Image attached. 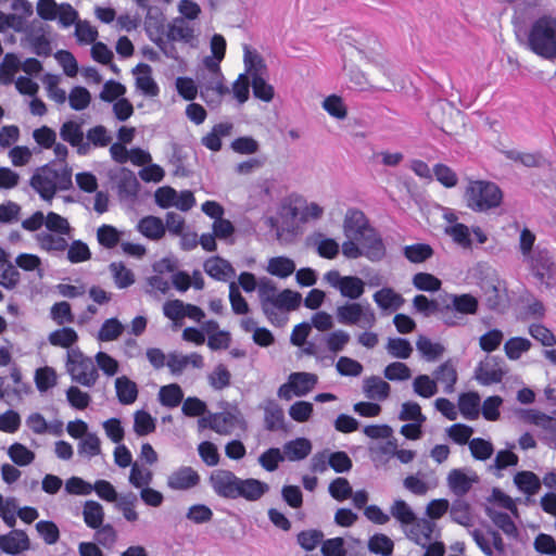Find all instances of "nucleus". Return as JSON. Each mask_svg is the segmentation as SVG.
I'll list each match as a JSON object with an SVG mask.
<instances>
[{"label":"nucleus","instance_id":"nucleus-16","mask_svg":"<svg viewBox=\"0 0 556 556\" xmlns=\"http://www.w3.org/2000/svg\"><path fill=\"white\" fill-rule=\"evenodd\" d=\"M413 307L416 312L422 314L425 317L439 315L444 323V314H447V304H444L443 298L430 300L424 294H418L413 299Z\"/></svg>","mask_w":556,"mask_h":556},{"label":"nucleus","instance_id":"nucleus-43","mask_svg":"<svg viewBox=\"0 0 556 556\" xmlns=\"http://www.w3.org/2000/svg\"><path fill=\"white\" fill-rule=\"evenodd\" d=\"M386 349L389 355L401 359H407L413 353V346L405 338H389Z\"/></svg>","mask_w":556,"mask_h":556},{"label":"nucleus","instance_id":"nucleus-26","mask_svg":"<svg viewBox=\"0 0 556 556\" xmlns=\"http://www.w3.org/2000/svg\"><path fill=\"white\" fill-rule=\"evenodd\" d=\"M265 428L268 431L285 429V415L282 408L275 400H268L264 407Z\"/></svg>","mask_w":556,"mask_h":556},{"label":"nucleus","instance_id":"nucleus-45","mask_svg":"<svg viewBox=\"0 0 556 556\" xmlns=\"http://www.w3.org/2000/svg\"><path fill=\"white\" fill-rule=\"evenodd\" d=\"M450 515L452 520L460 526L468 527L471 525L470 506L462 498L452 503Z\"/></svg>","mask_w":556,"mask_h":556},{"label":"nucleus","instance_id":"nucleus-36","mask_svg":"<svg viewBox=\"0 0 556 556\" xmlns=\"http://www.w3.org/2000/svg\"><path fill=\"white\" fill-rule=\"evenodd\" d=\"M517 488L528 495H534L541 488L539 477L532 471H520L514 477Z\"/></svg>","mask_w":556,"mask_h":556},{"label":"nucleus","instance_id":"nucleus-11","mask_svg":"<svg viewBox=\"0 0 556 556\" xmlns=\"http://www.w3.org/2000/svg\"><path fill=\"white\" fill-rule=\"evenodd\" d=\"M238 478L232 471L226 469L214 470L210 476V484L214 492L223 498L236 500Z\"/></svg>","mask_w":556,"mask_h":556},{"label":"nucleus","instance_id":"nucleus-4","mask_svg":"<svg viewBox=\"0 0 556 556\" xmlns=\"http://www.w3.org/2000/svg\"><path fill=\"white\" fill-rule=\"evenodd\" d=\"M66 369L72 381L87 388L93 387L99 378L92 359L86 356L79 348L67 350Z\"/></svg>","mask_w":556,"mask_h":556},{"label":"nucleus","instance_id":"nucleus-39","mask_svg":"<svg viewBox=\"0 0 556 556\" xmlns=\"http://www.w3.org/2000/svg\"><path fill=\"white\" fill-rule=\"evenodd\" d=\"M267 270L274 276L286 278L293 274L295 270V264L289 257L276 256L269 260Z\"/></svg>","mask_w":556,"mask_h":556},{"label":"nucleus","instance_id":"nucleus-32","mask_svg":"<svg viewBox=\"0 0 556 556\" xmlns=\"http://www.w3.org/2000/svg\"><path fill=\"white\" fill-rule=\"evenodd\" d=\"M83 517L87 527L98 529L103 525L104 519L102 505L96 501H86L83 508Z\"/></svg>","mask_w":556,"mask_h":556},{"label":"nucleus","instance_id":"nucleus-24","mask_svg":"<svg viewBox=\"0 0 556 556\" xmlns=\"http://www.w3.org/2000/svg\"><path fill=\"white\" fill-rule=\"evenodd\" d=\"M390 384L378 376H371L364 380L363 391L367 399L383 401L390 394Z\"/></svg>","mask_w":556,"mask_h":556},{"label":"nucleus","instance_id":"nucleus-40","mask_svg":"<svg viewBox=\"0 0 556 556\" xmlns=\"http://www.w3.org/2000/svg\"><path fill=\"white\" fill-rule=\"evenodd\" d=\"M365 292V282L357 276H344V281L340 288L342 296L350 300L359 299Z\"/></svg>","mask_w":556,"mask_h":556},{"label":"nucleus","instance_id":"nucleus-13","mask_svg":"<svg viewBox=\"0 0 556 556\" xmlns=\"http://www.w3.org/2000/svg\"><path fill=\"white\" fill-rule=\"evenodd\" d=\"M370 226L368 218L358 208H349L343 220V232L348 239L357 240L368 231Z\"/></svg>","mask_w":556,"mask_h":556},{"label":"nucleus","instance_id":"nucleus-62","mask_svg":"<svg viewBox=\"0 0 556 556\" xmlns=\"http://www.w3.org/2000/svg\"><path fill=\"white\" fill-rule=\"evenodd\" d=\"M231 375L224 364H218L208 375L210 386L215 390H223L230 384Z\"/></svg>","mask_w":556,"mask_h":556},{"label":"nucleus","instance_id":"nucleus-37","mask_svg":"<svg viewBox=\"0 0 556 556\" xmlns=\"http://www.w3.org/2000/svg\"><path fill=\"white\" fill-rule=\"evenodd\" d=\"M184 400V392L179 384L170 383L160 389L159 401L163 406L176 407Z\"/></svg>","mask_w":556,"mask_h":556},{"label":"nucleus","instance_id":"nucleus-48","mask_svg":"<svg viewBox=\"0 0 556 556\" xmlns=\"http://www.w3.org/2000/svg\"><path fill=\"white\" fill-rule=\"evenodd\" d=\"M37 241L42 250L63 252L67 249L68 244L65 238L54 236L49 232H40L37 235Z\"/></svg>","mask_w":556,"mask_h":556},{"label":"nucleus","instance_id":"nucleus-59","mask_svg":"<svg viewBox=\"0 0 556 556\" xmlns=\"http://www.w3.org/2000/svg\"><path fill=\"white\" fill-rule=\"evenodd\" d=\"M68 101L73 110L81 111L90 104L91 94L85 87L76 86L71 90Z\"/></svg>","mask_w":556,"mask_h":556},{"label":"nucleus","instance_id":"nucleus-27","mask_svg":"<svg viewBox=\"0 0 556 556\" xmlns=\"http://www.w3.org/2000/svg\"><path fill=\"white\" fill-rule=\"evenodd\" d=\"M137 71L144 73V75H140L136 78L137 89H139L147 97H156L160 92V88L151 76V66L144 63H140L136 66L134 73Z\"/></svg>","mask_w":556,"mask_h":556},{"label":"nucleus","instance_id":"nucleus-50","mask_svg":"<svg viewBox=\"0 0 556 556\" xmlns=\"http://www.w3.org/2000/svg\"><path fill=\"white\" fill-rule=\"evenodd\" d=\"M390 513L402 525H413L416 521L415 513L403 500H395L390 508Z\"/></svg>","mask_w":556,"mask_h":556},{"label":"nucleus","instance_id":"nucleus-34","mask_svg":"<svg viewBox=\"0 0 556 556\" xmlns=\"http://www.w3.org/2000/svg\"><path fill=\"white\" fill-rule=\"evenodd\" d=\"M48 341L53 346L70 350L78 341V334L73 328L62 327L52 331L48 337Z\"/></svg>","mask_w":556,"mask_h":556},{"label":"nucleus","instance_id":"nucleus-63","mask_svg":"<svg viewBox=\"0 0 556 556\" xmlns=\"http://www.w3.org/2000/svg\"><path fill=\"white\" fill-rule=\"evenodd\" d=\"M45 225L49 231L56 232L59 235L68 236L72 230L67 219L54 212H49L47 214Z\"/></svg>","mask_w":556,"mask_h":556},{"label":"nucleus","instance_id":"nucleus-18","mask_svg":"<svg viewBox=\"0 0 556 556\" xmlns=\"http://www.w3.org/2000/svg\"><path fill=\"white\" fill-rule=\"evenodd\" d=\"M139 188L140 184L135 174L129 169L123 168L117 181V193L119 199L131 203L136 202Z\"/></svg>","mask_w":556,"mask_h":556},{"label":"nucleus","instance_id":"nucleus-44","mask_svg":"<svg viewBox=\"0 0 556 556\" xmlns=\"http://www.w3.org/2000/svg\"><path fill=\"white\" fill-rule=\"evenodd\" d=\"M124 331L123 324L115 317L106 319L98 331L97 339L102 342L116 340Z\"/></svg>","mask_w":556,"mask_h":556},{"label":"nucleus","instance_id":"nucleus-15","mask_svg":"<svg viewBox=\"0 0 556 556\" xmlns=\"http://www.w3.org/2000/svg\"><path fill=\"white\" fill-rule=\"evenodd\" d=\"M30 548V540L24 530L12 529L0 535L1 553L16 556Z\"/></svg>","mask_w":556,"mask_h":556},{"label":"nucleus","instance_id":"nucleus-30","mask_svg":"<svg viewBox=\"0 0 556 556\" xmlns=\"http://www.w3.org/2000/svg\"><path fill=\"white\" fill-rule=\"evenodd\" d=\"M480 396L477 392L460 394L458 408L460 414L468 420H476L479 417Z\"/></svg>","mask_w":556,"mask_h":556},{"label":"nucleus","instance_id":"nucleus-31","mask_svg":"<svg viewBox=\"0 0 556 556\" xmlns=\"http://www.w3.org/2000/svg\"><path fill=\"white\" fill-rule=\"evenodd\" d=\"M283 450L289 460H301L309 455L312 451V443L305 438H298L287 442Z\"/></svg>","mask_w":556,"mask_h":556},{"label":"nucleus","instance_id":"nucleus-1","mask_svg":"<svg viewBox=\"0 0 556 556\" xmlns=\"http://www.w3.org/2000/svg\"><path fill=\"white\" fill-rule=\"evenodd\" d=\"M72 176L73 170L68 164L51 161L35 170L29 185L42 200L51 202L58 191L73 188Z\"/></svg>","mask_w":556,"mask_h":556},{"label":"nucleus","instance_id":"nucleus-33","mask_svg":"<svg viewBox=\"0 0 556 556\" xmlns=\"http://www.w3.org/2000/svg\"><path fill=\"white\" fill-rule=\"evenodd\" d=\"M472 482L460 469H453L447 476V484L451 491L458 497L464 496L470 491Z\"/></svg>","mask_w":556,"mask_h":556},{"label":"nucleus","instance_id":"nucleus-21","mask_svg":"<svg viewBox=\"0 0 556 556\" xmlns=\"http://www.w3.org/2000/svg\"><path fill=\"white\" fill-rule=\"evenodd\" d=\"M372 298L376 304L383 311H397L405 303V299L390 287L376 291Z\"/></svg>","mask_w":556,"mask_h":556},{"label":"nucleus","instance_id":"nucleus-6","mask_svg":"<svg viewBox=\"0 0 556 556\" xmlns=\"http://www.w3.org/2000/svg\"><path fill=\"white\" fill-rule=\"evenodd\" d=\"M244 64L247 73L252 77V89L255 98L269 102L274 98V88L263 77L266 72V64L264 60L258 55L252 53L245 48Z\"/></svg>","mask_w":556,"mask_h":556},{"label":"nucleus","instance_id":"nucleus-29","mask_svg":"<svg viewBox=\"0 0 556 556\" xmlns=\"http://www.w3.org/2000/svg\"><path fill=\"white\" fill-rule=\"evenodd\" d=\"M289 380L293 387V394L304 396L315 387L318 378L311 372H292Z\"/></svg>","mask_w":556,"mask_h":556},{"label":"nucleus","instance_id":"nucleus-60","mask_svg":"<svg viewBox=\"0 0 556 556\" xmlns=\"http://www.w3.org/2000/svg\"><path fill=\"white\" fill-rule=\"evenodd\" d=\"M21 279L20 271L12 263H4L0 266V286L5 289H14Z\"/></svg>","mask_w":556,"mask_h":556},{"label":"nucleus","instance_id":"nucleus-54","mask_svg":"<svg viewBox=\"0 0 556 556\" xmlns=\"http://www.w3.org/2000/svg\"><path fill=\"white\" fill-rule=\"evenodd\" d=\"M134 430L139 437L147 435L155 430V420L146 410H138L134 416Z\"/></svg>","mask_w":556,"mask_h":556},{"label":"nucleus","instance_id":"nucleus-23","mask_svg":"<svg viewBox=\"0 0 556 556\" xmlns=\"http://www.w3.org/2000/svg\"><path fill=\"white\" fill-rule=\"evenodd\" d=\"M137 230L150 240H159L165 235V224L160 217L146 216L137 224Z\"/></svg>","mask_w":556,"mask_h":556},{"label":"nucleus","instance_id":"nucleus-10","mask_svg":"<svg viewBox=\"0 0 556 556\" xmlns=\"http://www.w3.org/2000/svg\"><path fill=\"white\" fill-rule=\"evenodd\" d=\"M525 261L529 263L532 275L540 282H547L553 277L555 262L547 249L536 247L530 256H526Z\"/></svg>","mask_w":556,"mask_h":556},{"label":"nucleus","instance_id":"nucleus-25","mask_svg":"<svg viewBox=\"0 0 556 556\" xmlns=\"http://www.w3.org/2000/svg\"><path fill=\"white\" fill-rule=\"evenodd\" d=\"M435 529V523L428 519H420L414 522L407 536L421 547H426L432 540V534Z\"/></svg>","mask_w":556,"mask_h":556},{"label":"nucleus","instance_id":"nucleus-20","mask_svg":"<svg viewBox=\"0 0 556 556\" xmlns=\"http://www.w3.org/2000/svg\"><path fill=\"white\" fill-rule=\"evenodd\" d=\"M233 124L230 122L218 123L213 126L211 131L202 137L201 143L208 150L217 152L222 149V138L231 135Z\"/></svg>","mask_w":556,"mask_h":556},{"label":"nucleus","instance_id":"nucleus-22","mask_svg":"<svg viewBox=\"0 0 556 556\" xmlns=\"http://www.w3.org/2000/svg\"><path fill=\"white\" fill-rule=\"evenodd\" d=\"M485 305L489 309L503 313L507 308L508 298L506 289H501L494 283L484 286Z\"/></svg>","mask_w":556,"mask_h":556},{"label":"nucleus","instance_id":"nucleus-64","mask_svg":"<svg viewBox=\"0 0 556 556\" xmlns=\"http://www.w3.org/2000/svg\"><path fill=\"white\" fill-rule=\"evenodd\" d=\"M50 317L60 326L74 323L71 305L65 301L58 302L51 307Z\"/></svg>","mask_w":556,"mask_h":556},{"label":"nucleus","instance_id":"nucleus-17","mask_svg":"<svg viewBox=\"0 0 556 556\" xmlns=\"http://www.w3.org/2000/svg\"><path fill=\"white\" fill-rule=\"evenodd\" d=\"M238 482L237 498L242 497L249 502H255L269 491V485L266 482L254 478L240 479Z\"/></svg>","mask_w":556,"mask_h":556},{"label":"nucleus","instance_id":"nucleus-52","mask_svg":"<svg viewBox=\"0 0 556 556\" xmlns=\"http://www.w3.org/2000/svg\"><path fill=\"white\" fill-rule=\"evenodd\" d=\"M414 392L421 397L429 399L438 393L435 380L427 375H419L413 382Z\"/></svg>","mask_w":556,"mask_h":556},{"label":"nucleus","instance_id":"nucleus-46","mask_svg":"<svg viewBox=\"0 0 556 556\" xmlns=\"http://www.w3.org/2000/svg\"><path fill=\"white\" fill-rule=\"evenodd\" d=\"M404 256L412 263H422L433 255V249L427 243L406 245Z\"/></svg>","mask_w":556,"mask_h":556},{"label":"nucleus","instance_id":"nucleus-19","mask_svg":"<svg viewBox=\"0 0 556 556\" xmlns=\"http://www.w3.org/2000/svg\"><path fill=\"white\" fill-rule=\"evenodd\" d=\"M204 271L216 280L226 281L236 275L231 264L220 256L207 258L203 265Z\"/></svg>","mask_w":556,"mask_h":556},{"label":"nucleus","instance_id":"nucleus-28","mask_svg":"<svg viewBox=\"0 0 556 556\" xmlns=\"http://www.w3.org/2000/svg\"><path fill=\"white\" fill-rule=\"evenodd\" d=\"M115 390L118 402L123 405H130L138 397V387L136 382L126 376L116 378Z\"/></svg>","mask_w":556,"mask_h":556},{"label":"nucleus","instance_id":"nucleus-58","mask_svg":"<svg viewBox=\"0 0 556 556\" xmlns=\"http://www.w3.org/2000/svg\"><path fill=\"white\" fill-rule=\"evenodd\" d=\"M489 516L505 534L514 538L518 535V529L508 514L489 510Z\"/></svg>","mask_w":556,"mask_h":556},{"label":"nucleus","instance_id":"nucleus-41","mask_svg":"<svg viewBox=\"0 0 556 556\" xmlns=\"http://www.w3.org/2000/svg\"><path fill=\"white\" fill-rule=\"evenodd\" d=\"M435 382L445 383L444 391L450 393L454 389V384L457 381V371L451 362L441 364L434 371Z\"/></svg>","mask_w":556,"mask_h":556},{"label":"nucleus","instance_id":"nucleus-35","mask_svg":"<svg viewBox=\"0 0 556 556\" xmlns=\"http://www.w3.org/2000/svg\"><path fill=\"white\" fill-rule=\"evenodd\" d=\"M201 427H208L219 434L228 433V428L233 424V416L230 413L213 414L210 418L200 419Z\"/></svg>","mask_w":556,"mask_h":556},{"label":"nucleus","instance_id":"nucleus-2","mask_svg":"<svg viewBox=\"0 0 556 556\" xmlns=\"http://www.w3.org/2000/svg\"><path fill=\"white\" fill-rule=\"evenodd\" d=\"M528 48L538 56L556 60V17L542 15L533 21L528 31Z\"/></svg>","mask_w":556,"mask_h":556},{"label":"nucleus","instance_id":"nucleus-12","mask_svg":"<svg viewBox=\"0 0 556 556\" xmlns=\"http://www.w3.org/2000/svg\"><path fill=\"white\" fill-rule=\"evenodd\" d=\"M200 481L197 470L190 466H180L168 475L166 485L173 491H188L198 486Z\"/></svg>","mask_w":556,"mask_h":556},{"label":"nucleus","instance_id":"nucleus-3","mask_svg":"<svg viewBox=\"0 0 556 556\" xmlns=\"http://www.w3.org/2000/svg\"><path fill=\"white\" fill-rule=\"evenodd\" d=\"M466 206L482 213L498 207L503 202V191L493 181L469 180L464 192Z\"/></svg>","mask_w":556,"mask_h":556},{"label":"nucleus","instance_id":"nucleus-7","mask_svg":"<svg viewBox=\"0 0 556 556\" xmlns=\"http://www.w3.org/2000/svg\"><path fill=\"white\" fill-rule=\"evenodd\" d=\"M345 38L349 39L348 43L366 60L377 66H383L382 45L375 34L368 30H355L351 35H345Z\"/></svg>","mask_w":556,"mask_h":556},{"label":"nucleus","instance_id":"nucleus-5","mask_svg":"<svg viewBox=\"0 0 556 556\" xmlns=\"http://www.w3.org/2000/svg\"><path fill=\"white\" fill-rule=\"evenodd\" d=\"M444 304H447L448 313L444 314V325L456 327L464 325V317L459 315H475L479 308L477 298L470 293L448 294L443 296Z\"/></svg>","mask_w":556,"mask_h":556},{"label":"nucleus","instance_id":"nucleus-8","mask_svg":"<svg viewBox=\"0 0 556 556\" xmlns=\"http://www.w3.org/2000/svg\"><path fill=\"white\" fill-rule=\"evenodd\" d=\"M336 318L342 325H358L362 328H372L377 321L370 305L363 306L357 302H346L338 306Z\"/></svg>","mask_w":556,"mask_h":556},{"label":"nucleus","instance_id":"nucleus-14","mask_svg":"<svg viewBox=\"0 0 556 556\" xmlns=\"http://www.w3.org/2000/svg\"><path fill=\"white\" fill-rule=\"evenodd\" d=\"M356 241L361 243L364 256L371 262H379L387 254L383 240L374 227L366 231L362 238H358Z\"/></svg>","mask_w":556,"mask_h":556},{"label":"nucleus","instance_id":"nucleus-55","mask_svg":"<svg viewBox=\"0 0 556 556\" xmlns=\"http://www.w3.org/2000/svg\"><path fill=\"white\" fill-rule=\"evenodd\" d=\"M301 301L302 295L299 292L286 289L277 295L274 306L279 309L294 311L300 306Z\"/></svg>","mask_w":556,"mask_h":556},{"label":"nucleus","instance_id":"nucleus-51","mask_svg":"<svg viewBox=\"0 0 556 556\" xmlns=\"http://www.w3.org/2000/svg\"><path fill=\"white\" fill-rule=\"evenodd\" d=\"M60 137L72 147L78 144L84 139V132L80 124L74 121L65 122L60 128Z\"/></svg>","mask_w":556,"mask_h":556},{"label":"nucleus","instance_id":"nucleus-49","mask_svg":"<svg viewBox=\"0 0 556 556\" xmlns=\"http://www.w3.org/2000/svg\"><path fill=\"white\" fill-rule=\"evenodd\" d=\"M531 345L530 340L522 337H514L506 341L504 350L509 359L516 361L520 358L522 353L528 352Z\"/></svg>","mask_w":556,"mask_h":556},{"label":"nucleus","instance_id":"nucleus-9","mask_svg":"<svg viewBox=\"0 0 556 556\" xmlns=\"http://www.w3.org/2000/svg\"><path fill=\"white\" fill-rule=\"evenodd\" d=\"M507 374L505 362L498 356H486L475 369V379L482 386L502 382Z\"/></svg>","mask_w":556,"mask_h":556},{"label":"nucleus","instance_id":"nucleus-42","mask_svg":"<svg viewBox=\"0 0 556 556\" xmlns=\"http://www.w3.org/2000/svg\"><path fill=\"white\" fill-rule=\"evenodd\" d=\"M109 268L117 288L125 289L135 282L134 273L127 269L122 262H113L110 264Z\"/></svg>","mask_w":556,"mask_h":556},{"label":"nucleus","instance_id":"nucleus-56","mask_svg":"<svg viewBox=\"0 0 556 556\" xmlns=\"http://www.w3.org/2000/svg\"><path fill=\"white\" fill-rule=\"evenodd\" d=\"M101 452V442L96 433H87L78 443V454L91 458Z\"/></svg>","mask_w":556,"mask_h":556},{"label":"nucleus","instance_id":"nucleus-38","mask_svg":"<svg viewBox=\"0 0 556 556\" xmlns=\"http://www.w3.org/2000/svg\"><path fill=\"white\" fill-rule=\"evenodd\" d=\"M367 546L370 553L381 556H392L394 549L393 541L383 533L370 536Z\"/></svg>","mask_w":556,"mask_h":556},{"label":"nucleus","instance_id":"nucleus-57","mask_svg":"<svg viewBox=\"0 0 556 556\" xmlns=\"http://www.w3.org/2000/svg\"><path fill=\"white\" fill-rule=\"evenodd\" d=\"M328 491L330 495L339 502L350 498L353 494L349 480L342 477L332 480L329 484Z\"/></svg>","mask_w":556,"mask_h":556},{"label":"nucleus","instance_id":"nucleus-53","mask_svg":"<svg viewBox=\"0 0 556 556\" xmlns=\"http://www.w3.org/2000/svg\"><path fill=\"white\" fill-rule=\"evenodd\" d=\"M413 285L420 291L435 292L441 289L442 282L431 274L417 273L413 276Z\"/></svg>","mask_w":556,"mask_h":556},{"label":"nucleus","instance_id":"nucleus-47","mask_svg":"<svg viewBox=\"0 0 556 556\" xmlns=\"http://www.w3.org/2000/svg\"><path fill=\"white\" fill-rule=\"evenodd\" d=\"M8 455L14 464L21 467L31 464L35 459V453L17 442L9 447Z\"/></svg>","mask_w":556,"mask_h":556},{"label":"nucleus","instance_id":"nucleus-61","mask_svg":"<svg viewBox=\"0 0 556 556\" xmlns=\"http://www.w3.org/2000/svg\"><path fill=\"white\" fill-rule=\"evenodd\" d=\"M97 238L102 247L113 249L119 242V232L115 227L104 224L98 228Z\"/></svg>","mask_w":556,"mask_h":556}]
</instances>
